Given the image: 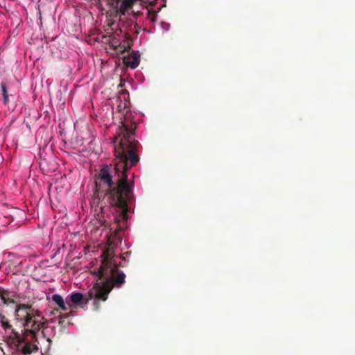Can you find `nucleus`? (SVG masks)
I'll return each instance as SVG.
<instances>
[{"label":"nucleus","instance_id":"obj_18","mask_svg":"<svg viewBox=\"0 0 355 355\" xmlns=\"http://www.w3.org/2000/svg\"><path fill=\"white\" fill-rule=\"evenodd\" d=\"M15 301L13 300V299H8V304H15Z\"/></svg>","mask_w":355,"mask_h":355},{"label":"nucleus","instance_id":"obj_12","mask_svg":"<svg viewBox=\"0 0 355 355\" xmlns=\"http://www.w3.org/2000/svg\"><path fill=\"white\" fill-rule=\"evenodd\" d=\"M130 50L133 45V41L129 33H125V39L122 42Z\"/></svg>","mask_w":355,"mask_h":355},{"label":"nucleus","instance_id":"obj_20","mask_svg":"<svg viewBox=\"0 0 355 355\" xmlns=\"http://www.w3.org/2000/svg\"><path fill=\"white\" fill-rule=\"evenodd\" d=\"M121 94H128V92L127 91H125V90H122L121 91Z\"/></svg>","mask_w":355,"mask_h":355},{"label":"nucleus","instance_id":"obj_14","mask_svg":"<svg viewBox=\"0 0 355 355\" xmlns=\"http://www.w3.org/2000/svg\"><path fill=\"white\" fill-rule=\"evenodd\" d=\"M147 18L153 23H154L157 19V12L153 10H148L147 11Z\"/></svg>","mask_w":355,"mask_h":355},{"label":"nucleus","instance_id":"obj_23","mask_svg":"<svg viewBox=\"0 0 355 355\" xmlns=\"http://www.w3.org/2000/svg\"><path fill=\"white\" fill-rule=\"evenodd\" d=\"M1 288H1V287H0V290H1Z\"/></svg>","mask_w":355,"mask_h":355},{"label":"nucleus","instance_id":"obj_3","mask_svg":"<svg viewBox=\"0 0 355 355\" xmlns=\"http://www.w3.org/2000/svg\"><path fill=\"white\" fill-rule=\"evenodd\" d=\"M15 315L17 320L23 322V326L26 332L37 340V334L41 330V334L44 338L45 328L44 318L41 311L35 309L32 305L26 304H17L15 309Z\"/></svg>","mask_w":355,"mask_h":355},{"label":"nucleus","instance_id":"obj_10","mask_svg":"<svg viewBox=\"0 0 355 355\" xmlns=\"http://www.w3.org/2000/svg\"><path fill=\"white\" fill-rule=\"evenodd\" d=\"M38 350V347L35 344H32L29 343H26L24 344V346L21 349V352L24 355L31 354L34 352H37Z\"/></svg>","mask_w":355,"mask_h":355},{"label":"nucleus","instance_id":"obj_7","mask_svg":"<svg viewBox=\"0 0 355 355\" xmlns=\"http://www.w3.org/2000/svg\"><path fill=\"white\" fill-rule=\"evenodd\" d=\"M140 55L137 53L132 51L131 54L127 57H124L123 62L131 69H135L139 66Z\"/></svg>","mask_w":355,"mask_h":355},{"label":"nucleus","instance_id":"obj_17","mask_svg":"<svg viewBox=\"0 0 355 355\" xmlns=\"http://www.w3.org/2000/svg\"><path fill=\"white\" fill-rule=\"evenodd\" d=\"M120 42L115 37H112L109 41V45L111 48H112L114 50L119 46Z\"/></svg>","mask_w":355,"mask_h":355},{"label":"nucleus","instance_id":"obj_22","mask_svg":"<svg viewBox=\"0 0 355 355\" xmlns=\"http://www.w3.org/2000/svg\"><path fill=\"white\" fill-rule=\"evenodd\" d=\"M47 341L50 342L51 341L50 338H47Z\"/></svg>","mask_w":355,"mask_h":355},{"label":"nucleus","instance_id":"obj_5","mask_svg":"<svg viewBox=\"0 0 355 355\" xmlns=\"http://www.w3.org/2000/svg\"><path fill=\"white\" fill-rule=\"evenodd\" d=\"M119 20L121 23V28L123 29L125 33L139 34L141 27L138 25L137 21H134L130 17L128 18L125 17V16L119 17ZM121 31H122V30Z\"/></svg>","mask_w":355,"mask_h":355},{"label":"nucleus","instance_id":"obj_2","mask_svg":"<svg viewBox=\"0 0 355 355\" xmlns=\"http://www.w3.org/2000/svg\"><path fill=\"white\" fill-rule=\"evenodd\" d=\"M101 263L94 273L101 282H96L87 293L88 297L84 298L80 293H73L70 300L75 304H80L83 308L89 300H94L93 305L96 310L99 309V301L105 302L112 288L121 287L125 282V275L118 270V265L110 250L103 252L101 255Z\"/></svg>","mask_w":355,"mask_h":355},{"label":"nucleus","instance_id":"obj_11","mask_svg":"<svg viewBox=\"0 0 355 355\" xmlns=\"http://www.w3.org/2000/svg\"><path fill=\"white\" fill-rule=\"evenodd\" d=\"M1 94L3 96V102L5 105L8 103V95L6 85L4 83H1Z\"/></svg>","mask_w":355,"mask_h":355},{"label":"nucleus","instance_id":"obj_16","mask_svg":"<svg viewBox=\"0 0 355 355\" xmlns=\"http://www.w3.org/2000/svg\"><path fill=\"white\" fill-rule=\"evenodd\" d=\"M142 15V12H140L139 10H132V12L130 13H128V16L133 19L134 21H137V19L139 16H141Z\"/></svg>","mask_w":355,"mask_h":355},{"label":"nucleus","instance_id":"obj_19","mask_svg":"<svg viewBox=\"0 0 355 355\" xmlns=\"http://www.w3.org/2000/svg\"><path fill=\"white\" fill-rule=\"evenodd\" d=\"M124 85V83H123L122 82H121V83L119 84V87H123Z\"/></svg>","mask_w":355,"mask_h":355},{"label":"nucleus","instance_id":"obj_13","mask_svg":"<svg viewBox=\"0 0 355 355\" xmlns=\"http://www.w3.org/2000/svg\"><path fill=\"white\" fill-rule=\"evenodd\" d=\"M10 292L1 288L0 290V298L2 300L3 303L5 304H8V299H9Z\"/></svg>","mask_w":355,"mask_h":355},{"label":"nucleus","instance_id":"obj_6","mask_svg":"<svg viewBox=\"0 0 355 355\" xmlns=\"http://www.w3.org/2000/svg\"><path fill=\"white\" fill-rule=\"evenodd\" d=\"M147 1L148 0H121L119 9V17L125 16L126 13L128 14V12L137 3L144 8Z\"/></svg>","mask_w":355,"mask_h":355},{"label":"nucleus","instance_id":"obj_1","mask_svg":"<svg viewBox=\"0 0 355 355\" xmlns=\"http://www.w3.org/2000/svg\"><path fill=\"white\" fill-rule=\"evenodd\" d=\"M135 128L134 123L130 125L122 123L119 135L121 137L119 144L114 148V165L103 166L98 175L100 183L107 187V194L109 195L111 205L121 209L119 217L123 223L128 219V204L134 198V184L128 182L127 172L139 160L136 153L138 142L134 137ZM116 220H119L118 218Z\"/></svg>","mask_w":355,"mask_h":355},{"label":"nucleus","instance_id":"obj_4","mask_svg":"<svg viewBox=\"0 0 355 355\" xmlns=\"http://www.w3.org/2000/svg\"><path fill=\"white\" fill-rule=\"evenodd\" d=\"M0 323L5 331L10 330V334L8 336V342L17 347L24 343V340L21 335L15 329L12 328V325L10 324L9 320L5 315L0 318Z\"/></svg>","mask_w":355,"mask_h":355},{"label":"nucleus","instance_id":"obj_15","mask_svg":"<svg viewBox=\"0 0 355 355\" xmlns=\"http://www.w3.org/2000/svg\"><path fill=\"white\" fill-rule=\"evenodd\" d=\"M116 53H124L125 52L128 51V49L123 44L122 42H120L119 46L115 49Z\"/></svg>","mask_w":355,"mask_h":355},{"label":"nucleus","instance_id":"obj_21","mask_svg":"<svg viewBox=\"0 0 355 355\" xmlns=\"http://www.w3.org/2000/svg\"><path fill=\"white\" fill-rule=\"evenodd\" d=\"M3 315L0 312V318H1V317H3Z\"/></svg>","mask_w":355,"mask_h":355},{"label":"nucleus","instance_id":"obj_8","mask_svg":"<svg viewBox=\"0 0 355 355\" xmlns=\"http://www.w3.org/2000/svg\"><path fill=\"white\" fill-rule=\"evenodd\" d=\"M52 300L63 311H67L69 307H71V304H67L64 302L63 297L58 294L53 295Z\"/></svg>","mask_w":355,"mask_h":355},{"label":"nucleus","instance_id":"obj_9","mask_svg":"<svg viewBox=\"0 0 355 355\" xmlns=\"http://www.w3.org/2000/svg\"><path fill=\"white\" fill-rule=\"evenodd\" d=\"M121 0H106L107 4L112 8L115 17H119V7Z\"/></svg>","mask_w":355,"mask_h":355}]
</instances>
